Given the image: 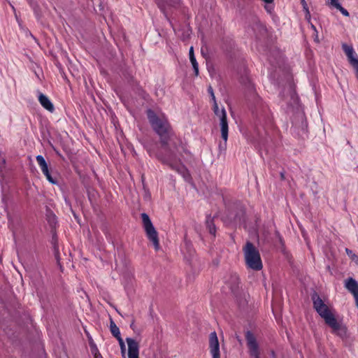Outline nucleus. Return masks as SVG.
Returning <instances> with one entry per match:
<instances>
[{
    "label": "nucleus",
    "instance_id": "12",
    "mask_svg": "<svg viewBox=\"0 0 358 358\" xmlns=\"http://www.w3.org/2000/svg\"><path fill=\"white\" fill-rule=\"evenodd\" d=\"M209 92L211 94L212 99L213 100V102H214L213 110L215 115L217 117H218L220 118V120L225 118L227 117V113H226L225 109L224 108H222L221 109L219 108L217 103H216L215 97V95L213 92L211 87L209 88Z\"/></svg>",
    "mask_w": 358,
    "mask_h": 358
},
{
    "label": "nucleus",
    "instance_id": "7",
    "mask_svg": "<svg viewBox=\"0 0 358 358\" xmlns=\"http://www.w3.org/2000/svg\"><path fill=\"white\" fill-rule=\"evenodd\" d=\"M209 348L213 358H220V345L217 335L215 332L210 334L209 336Z\"/></svg>",
    "mask_w": 358,
    "mask_h": 358
},
{
    "label": "nucleus",
    "instance_id": "26",
    "mask_svg": "<svg viewBox=\"0 0 358 358\" xmlns=\"http://www.w3.org/2000/svg\"><path fill=\"white\" fill-rule=\"evenodd\" d=\"M234 221L236 222H240L241 221V217L240 216H236L235 218H234Z\"/></svg>",
    "mask_w": 358,
    "mask_h": 358
},
{
    "label": "nucleus",
    "instance_id": "11",
    "mask_svg": "<svg viewBox=\"0 0 358 358\" xmlns=\"http://www.w3.org/2000/svg\"><path fill=\"white\" fill-rule=\"evenodd\" d=\"M343 50L352 66L355 65L356 62H358V59L356 58V54L352 46L343 44Z\"/></svg>",
    "mask_w": 358,
    "mask_h": 358
},
{
    "label": "nucleus",
    "instance_id": "19",
    "mask_svg": "<svg viewBox=\"0 0 358 358\" xmlns=\"http://www.w3.org/2000/svg\"><path fill=\"white\" fill-rule=\"evenodd\" d=\"M303 10L305 13V18L306 20L310 21V13L308 8V6H306V8H303Z\"/></svg>",
    "mask_w": 358,
    "mask_h": 358
},
{
    "label": "nucleus",
    "instance_id": "18",
    "mask_svg": "<svg viewBox=\"0 0 358 358\" xmlns=\"http://www.w3.org/2000/svg\"><path fill=\"white\" fill-rule=\"evenodd\" d=\"M117 339H118L119 343H120V348H121V352H122V356L124 357H125V351H126V347H125L124 343L123 342L122 339L120 337H118Z\"/></svg>",
    "mask_w": 358,
    "mask_h": 358
},
{
    "label": "nucleus",
    "instance_id": "5",
    "mask_svg": "<svg viewBox=\"0 0 358 358\" xmlns=\"http://www.w3.org/2000/svg\"><path fill=\"white\" fill-rule=\"evenodd\" d=\"M246 341L250 358H262L263 352L259 348L255 336L250 332H247Z\"/></svg>",
    "mask_w": 358,
    "mask_h": 358
},
{
    "label": "nucleus",
    "instance_id": "10",
    "mask_svg": "<svg viewBox=\"0 0 358 358\" xmlns=\"http://www.w3.org/2000/svg\"><path fill=\"white\" fill-rule=\"evenodd\" d=\"M345 287L354 295L358 306V282L352 278H349L345 282Z\"/></svg>",
    "mask_w": 358,
    "mask_h": 358
},
{
    "label": "nucleus",
    "instance_id": "30",
    "mask_svg": "<svg viewBox=\"0 0 358 358\" xmlns=\"http://www.w3.org/2000/svg\"><path fill=\"white\" fill-rule=\"evenodd\" d=\"M317 38H318V36H316L315 41H318Z\"/></svg>",
    "mask_w": 358,
    "mask_h": 358
},
{
    "label": "nucleus",
    "instance_id": "29",
    "mask_svg": "<svg viewBox=\"0 0 358 358\" xmlns=\"http://www.w3.org/2000/svg\"><path fill=\"white\" fill-rule=\"evenodd\" d=\"M131 328L132 329H135V326H134V322L131 324Z\"/></svg>",
    "mask_w": 358,
    "mask_h": 358
},
{
    "label": "nucleus",
    "instance_id": "4",
    "mask_svg": "<svg viewBox=\"0 0 358 358\" xmlns=\"http://www.w3.org/2000/svg\"><path fill=\"white\" fill-rule=\"evenodd\" d=\"M143 227L148 238L152 242L156 250H159V243L158 239V234L154 228L149 217L145 213L141 215Z\"/></svg>",
    "mask_w": 358,
    "mask_h": 358
},
{
    "label": "nucleus",
    "instance_id": "1",
    "mask_svg": "<svg viewBox=\"0 0 358 358\" xmlns=\"http://www.w3.org/2000/svg\"><path fill=\"white\" fill-rule=\"evenodd\" d=\"M148 117L153 129L160 136L165 155L160 157L162 163L182 174L186 179L189 177L185 168L180 163V157L185 151L180 141L171 131L169 124L163 113L152 110H148Z\"/></svg>",
    "mask_w": 358,
    "mask_h": 358
},
{
    "label": "nucleus",
    "instance_id": "6",
    "mask_svg": "<svg viewBox=\"0 0 358 358\" xmlns=\"http://www.w3.org/2000/svg\"><path fill=\"white\" fill-rule=\"evenodd\" d=\"M173 29L177 36L183 41H186L192 33L189 24H173Z\"/></svg>",
    "mask_w": 358,
    "mask_h": 358
},
{
    "label": "nucleus",
    "instance_id": "28",
    "mask_svg": "<svg viewBox=\"0 0 358 358\" xmlns=\"http://www.w3.org/2000/svg\"><path fill=\"white\" fill-rule=\"evenodd\" d=\"M270 353H271V355L273 357V358H276L275 352L273 351H271Z\"/></svg>",
    "mask_w": 358,
    "mask_h": 358
},
{
    "label": "nucleus",
    "instance_id": "15",
    "mask_svg": "<svg viewBox=\"0 0 358 358\" xmlns=\"http://www.w3.org/2000/svg\"><path fill=\"white\" fill-rule=\"evenodd\" d=\"M110 331L111 334L117 338L120 337L119 329L113 322H110Z\"/></svg>",
    "mask_w": 358,
    "mask_h": 358
},
{
    "label": "nucleus",
    "instance_id": "22",
    "mask_svg": "<svg viewBox=\"0 0 358 358\" xmlns=\"http://www.w3.org/2000/svg\"><path fill=\"white\" fill-rule=\"evenodd\" d=\"M189 55V59H192V58H195L194 57V48H193V47L190 48Z\"/></svg>",
    "mask_w": 358,
    "mask_h": 358
},
{
    "label": "nucleus",
    "instance_id": "25",
    "mask_svg": "<svg viewBox=\"0 0 358 358\" xmlns=\"http://www.w3.org/2000/svg\"><path fill=\"white\" fill-rule=\"evenodd\" d=\"M299 1H300V3H301V6H302L303 8H306V6H308V4H307V3H306V0H299Z\"/></svg>",
    "mask_w": 358,
    "mask_h": 358
},
{
    "label": "nucleus",
    "instance_id": "31",
    "mask_svg": "<svg viewBox=\"0 0 358 358\" xmlns=\"http://www.w3.org/2000/svg\"><path fill=\"white\" fill-rule=\"evenodd\" d=\"M357 262H358V258H357Z\"/></svg>",
    "mask_w": 358,
    "mask_h": 358
},
{
    "label": "nucleus",
    "instance_id": "21",
    "mask_svg": "<svg viewBox=\"0 0 358 358\" xmlns=\"http://www.w3.org/2000/svg\"><path fill=\"white\" fill-rule=\"evenodd\" d=\"M6 164V159L1 157V155L0 154V169L4 168Z\"/></svg>",
    "mask_w": 358,
    "mask_h": 358
},
{
    "label": "nucleus",
    "instance_id": "14",
    "mask_svg": "<svg viewBox=\"0 0 358 358\" xmlns=\"http://www.w3.org/2000/svg\"><path fill=\"white\" fill-rule=\"evenodd\" d=\"M220 129L222 139L226 142L228 138V123L227 117L224 119H220Z\"/></svg>",
    "mask_w": 358,
    "mask_h": 358
},
{
    "label": "nucleus",
    "instance_id": "13",
    "mask_svg": "<svg viewBox=\"0 0 358 358\" xmlns=\"http://www.w3.org/2000/svg\"><path fill=\"white\" fill-rule=\"evenodd\" d=\"M38 100L41 103V104L45 108L47 109L48 110L52 112L54 110V106L52 104V103L50 102V101L49 100V99L42 94H40L39 96H38Z\"/></svg>",
    "mask_w": 358,
    "mask_h": 358
},
{
    "label": "nucleus",
    "instance_id": "16",
    "mask_svg": "<svg viewBox=\"0 0 358 358\" xmlns=\"http://www.w3.org/2000/svg\"><path fill=\"white\" fill-rule=\"evenodd\" d=\"M341 0H327V4L332 8L338 9L341 5L340 3Z\"/></svg>",
    "mask_w": 358,
    "mask_h": 358
},
{
    "label": "nucleus",
    "instance_id": "9",
    "mask_svg": "<svg viewBox=\"0 0 358 358\" xmlns=\"http://www.w3.org/2000/svg\"><path fill=\"white\" fill-rule=\"evenodd\" d=\"M127 343L129 348V358H138L139 345L134 339L127 338Z\"/></svg>",
    "mask_w": 358,
    "mask_h": 358
},
{
    "label": "nucleus",
    "instance_id": "17",
    "mask_svg": "<svg viewBox=\"0 0 358 358\" xmlns=\"http://www.w3.org/2000/svg\"><path fill=\"white\" fill-rule=\"evenodd\" d=\"M190 62L192 64V66L194 70L195 75L197 76L199 74V67H198V63L195 58L190 59Z\"/></svg>",
    "mask_w": 358,
    "mask_h": 358
},
{
    "label": "nucleus",
    "instance_id": "23",
    "mask_svg": "<svg viewBox=\"0 0 358 358\" xmlns=\"http://www.w3.org/2000/svg\"><path fill=\"white\" fill-rule=\"evenodd\" d=\"M273 6L270 4H267L266 6H265V9L268 12V13H271L272 10H273Z\"/></svg>",
    "mask_w": 358,
    "mask_h": 358
},
{
    "label": "nucleus",
    "instance_id": "27",
    "mask_svg": "<svg viewBox=\"0 0 358 358\" xmlns=\"http://www.w3.org/2000/svg\"><path fill=\"white\" fill-rule=\"evenodd\" d=\"M310 28H311L314 31H317V30H316V29H315V27L313 24H311V25H310Z\"/></svg>",
    "mask_w": 358,
    "mask_h": 358
},
{
    "label": "nucleus",
    "instance_id": "20",
    "mask_svg": "<svg viewBox=\"0 0 358 358\" xmlns=\"http://www.w3.org/2000/svg\"><path fill=\"white\" fill-rule=\"evenodd\" d=\"M337 10H339L343 15H345V16L349 15L348 11L345 8L342 7V6H341Z\"/></svg>",
    "mask_w": 358,
    "mask_h": 358
},
{
    "label": "nucleus",
    "instance_id": "3",
    "mask_svg": "<svg viewBox=\"0 0 358 358\" xmlns=\"http://www.w3.org/2000/svg\"><path fill=\"white\" fill-rule=\"evenodd\" d=\"M243 250L247 265L254 270H260L262 268V264L259 252L255 246L248 242Z\"/></svg>",
    "mask_w": 358,
    "mask_h": 358
},
{
    "label": "nucleus",
    "instance_id": "24",
    "mask_svg": "<svg viewBox=\"0 0 358 358\" xmlns=\"http://www.w3.org/2000/svg\"><path fill=\"white\" fill-rule=\"evenodd\" d=\"M356 71V76L358 79V62H356L355 65L352 66Z\"/></svg>",
    "mask_w": 358,
    "mask_h": 358
},
{
    "label": "nucleus",
    "instance_id": "2",
    "mask_svg": "<svg viewBox=\"0 0 358 358\" xmlns=\"http://www.w3.org/2000/svg\"><path fill=\"white\" fill-rule=\"evenodd\" d=\"M314 308L331 329L332 334L343 338L347 336V328L334 308L326 304L319 296H313Z\"/></svg>",
    "mask_w": 358,
    "mask_h": 358
},
{
    "label": "nucleus",
    "instance_id": "8",
    "mask_svg": "<svg viewBox=\"0 0 358 358\" xmlns=\"http://www.w3.org/2000/svg\"><path fill=\"white\" fill-rule=\"evenodd\" d=\"M36 162L38 166H40L43 173L45 176L48 181L50 182L51 183H55V180L50 174L48 164L44 158L42 156L38 155L36 157Z\"/></svg>",
    "mask_w": 358,
    "mask_h": 358
}]
</instances>
